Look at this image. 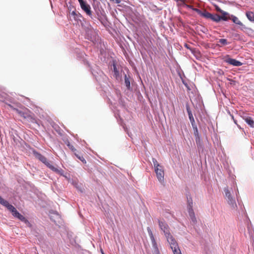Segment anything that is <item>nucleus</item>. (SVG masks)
<instances>
[{"label": "nucleus", "instance_id": "7ed1b4c3", "mask_svg": "<svg viewBox=\"0 0 254 254\" xmlns=\"http://www.w3.org/2000/svg\"><path fill=\"white\" fill-rule=\"evenodd\" d=\"M147 230L148 235L150 237L152 247H153V249H154V251L156 254H158L159 253V249L158 248L157 242H156L155 239L154 237L153 233L149 227L147 228Z\"/></svg>", "mask_w": 254, "mask_h": 254}, {"label": "nucleus", "instance_id": "5701e85b", "mask_svg": "<svg viewBox=\"0 0 254 254\" xmlns=\"http://www.w3.org/2000/svg\"><path fill=\"white\" fill-rule=\"evenodd\" d=\"M187 111H188L190 120L191 124L193 125V123H194V119L193 118V115L190 110H189V109H187Z\"/></svg>", "mask_w": 254, "mask_h": 254}, {"label": "nucleus", "instance_id": "4468645a", "mask_svg": "<svg viewBox=\"0 0 254 254\" xmlns=\"http://www.w3.org/2000/svg\"><path fill=\"white\" fill-rule=\"evenodd\" d=\"M230 19H231L234 23L237 25L243 26L242 22H241L240 20H239V19L234 15H231Z\"/></svg>", "mask_w": 254, "mask_h": 254}, {"label": "nucleus", "instance_id": "2eb2a0df", "mask_svg": "<svg viewBox=\"0 0 254 254\" xmlns=\"http://www.w3.org/2000/svg\"><path fill=\"white\" fill-rule=\"evenodd\" d=\"M228 203L233 208H235L237 207L236 202L235 200L233 198H231L227 199Z\"/></svg>", "mask_w": 254, "mask_h": 254}, {"label": "nucleus", "instance_id": "f8f14e48", "mask_svg": "<svg viewBox=\"0 0 254 254\" xmlns=\"http://www.w3.org/2000/svg\"><path fill=\"white\" fill-rule=\"evenodd\" d=\"M188 211L191 220L192 221L193 224H196L197 222V220L193 210L190 209L188 210Z\"/></svg>", "mask_w": 254, "mask_h": 254}, {"label": "nucleus", "instance_id": "2f4dec72", "mask_svg": "<svg viewBox=\"0 0 254 254\" xmlns=\"http://www.w3.org/2000/svg\"><path fill=\"white\" fill-rule=\"evenodd\" d=\"M174 0L178 2V3L179 2H182L183 4H185V1H186V0Z\"/></svg>", "mask_w": 254, "mask_h": 254}, {"label": "nucleus", "instance_id": "f257e3e1", "mask_svg": "<svg viewBox=\"0 0 254 254\" xmlns=\"http://www.w3.org/2000/svg\"><path fill=\"white\" fill-rule=\"evenodd\" d=\"M33 154L37 159H38L39 160H40L42 163H43L51 170L56 172L57 174H58L59 175L64 176V171L61 169H59L56 168L55 167H54L53 165L51 164L48 161L47 158L44 156L42 155L41 154L37 152L35 150L33 151Z\"/></svg>", "mask_w": 254, "mask_h": 254}, {"label": "nucleus", "instance_id": "ddd939ff", "mask_svg": "<svg viewBox=\"0 0 254 254\" xmlns=\"http://www.w3.org/2000/svg\"><path fill=\"white\" fill-rule=\"evenodd\" d=\"M245 121L251 127H254V121L250 117H246L244 118Z\"/></svg>", "mask_w": 254, "mask_h": 254}, {"label": "nucleus", "instance_id": "bb28decb", "mask_svg": "<svg viewBox=\"0 0 254 254\" xmlns=\"http://www.w3.org/2000/svg\"><path fill=\"white\" fill-rule=\"evenodd\" d=\"M152 161H153V164H154V166L155 169L157 168H159V167H161V166H160L159 164V163H158V162L156 160V159L153 158Z\"/></svg>", "mask_w": 254, "mask_h": 254}, {"label": "nucleus", "instance_id": "423d86ee", "mask_svg": "<svg viewBox=\"0 0 254 254\" xmlns=\"http://www.w3.org/2000/svg\"><path fill=\"white\" fill-rule=\"evenodd\" d=\"M155 173L158 180L161 183L164 182V172L162 166L155 169Z\"/></svg>", "mask_w": 254, "mask_h": 254}, {"label": "nucleus", "instance_id": "6e6552de", "mask_svg": "<svg viewBox=\"0 0 254 254\" xmlns=\"http://www.w3.org/2000/svg\"><path fill=\"white\" fill-rule=\"evenodd\" d=\"M12 214L13 216L17 218L21 221L24 222L25 223H26V224L29 223V221L25 218V217L24 216H23L22 215H21V214H20L17 211V210L16 209H15V210H14L12 212Z\"/></svg>", "mask_w": 254, "mask_h": 254}, {"label": "nucleus", "instance_id": "dca6fc26", "mask_svg": "<svg viewBox=\"0 0 254 254\" xmlns=\"http://www.w3.org/2000/svg\"><path fill=\"white\" fill-rule=\"evenodd\" d=\"M222 16H220V20H223L224 21H227L228 19H230V17L228 16V13L226 11H223L222 13H221Z\"/></svg>", "mask_w": 254, "mask_h": 254}, {"label": "nucleus", "instance_id": "b1692460", "mask_svg": "<svg viewBox=\"0 0 254 254\" xmlns=\"http://www.w3.org/2000/svg\"><path fill=\"white\" fill-rule=\"evenodd\" d=\"M174 254H182L181 251L178 247V245L177 247H175V248H171Z\"/></svg>", "mask_w": 254, "mask_h": 254}, {"label": "nucleus", "instance_id": "a211bd4d", "mask_svg": "<svg viewBox=\"0 0 254 254\" xmlns=\"http://www.w3.org/2000/svg\"><path fill=\"white\" fill-rule=\"evenodd\" d=\"M246 16L248 19L252 22H254V13L252 11H248L246 12Z\"/></svg>", "mask_w": 254, "mask_h": 254}, {"label": "nucleus", "instance_id": "9b49d317", "mask_svg": "<svg viewBox=\"0 0 254 254\" xmlns=\"http://www.w3.org/2000/svg\"><path fill=\"white\" fill-rule=\"evenodd\" d=\"M225 62L231 65H233L234 66H239L243 64L240 62V61H238L236 60V59H231V58H228L225 60Z\"/></svg>", "mask_w": 254, "mask_h": 254}, {"label": "nucleus", "instance_id": "f3484780", "mask_svg": "<svg viewBox=\"0 0 254 254\" xmlns=\"http://www.w3.org/2000/svg\"><path fill=\"white\" fill-rule=\"evenodd\" d=\"M188 210L193 209V201L191 197H187Z\"/></svg>", "mask_w": 254, "mask_h": 254}, {"label": "nucleus", "instance_id": "412c9836", "mask_svg": "<svg viewBox=\"0 0 254 254\" xmlns=\"http://www.w3.org/2000/svg\"><path fill=\"white\" fill-rule=\"evenodd\" d=\"M74 155L76 156V157L79 159L83 164H86V161L83 156L81 155L79 153H77V151L74 153Z\"/></svg>", "mask_w": 254, "mask_h": 254}, {"label": "nucleus", "instance_id": "4be33fe9", "mask_svg": "<svg viewBox=\"0 0 254 254\" xmlns=\"http://www.w3.org/2000/svg\"><path fill=\"white\" fill-rule=\"evenodd\" d=\"M224 190L225 192V196L227 198V199L232 197L231 194V192L227 188H224Z\"/></svg>", "mask_w": 254, "mask_h": 254}, {"label": "nucleus", "instance_id": "f704fd0d", "mask_svg": "<svg viewBox=\"0 0 254 254\" xmlns=\"http://www.w3.org/2000/svg\"><path fill=\"white\" fill-rule=\"evenodd\" d=\"M1 197L0 196V198H1Z\"/></svg>", "mask_w": 254, "mask_h": 254}, {"label": "nucleus", "instance_id": "20e7f679", "mask_svg": "<svg viewBox=\"0 0 254 254\" xmlns=\"http://www.w3.org/2000/svg\"><path fill=\"white\" fill-rule=\"evenodd\" d=\"M158 224L160 228L163 231L165 237L171 234L169 227L165 221L158 220Z\"/></svg>", "mask_w": 254, "mask_h": 254}, {"label": "nucleus", "instance_id": "cd10ccee", "mask_svg": "<svg viewBox=\"0 0 254 254\" xmlns=\"http://www.w3.org/2000/svg\"><path fill=\"white\" fill-rule=\"evenodd\" d=\"M194 135L196 137V142L197 141V139L198 141H199L200 138H199V134H198V130H197V128L196 127H195V128Z\"/></svg>", "mask_w": 254, "mask_h": 254}, {"label": "nucleus", "instance_id": "473e14b6", "mask_svg": "<svg viewBox=\"0 0 254 254\" xmlns=\"http://www.w3.org/2000/svg\"><path fill=\"white\" fill-rule=\"evenodd\" d=\"M114 70H115V72H116V71H117V70H116V66H114Z\"/></svg>", "mask_w": 254, "mask_h": 254}, {"label": "nucleus", "instance_id": "393cba45", "mask_svg": "<svg viewBox=\"0 0 254 254\" xmlns=\"http://www.w3.org/2000/svg\"><path fill=\"white\" fill-rule=\"evenodd\" d=\"M66 145L67 146L69 147V148L72 151L74 152V153L75 152H76L77 151H76V149L74 148V147L73 146V145L71 144L69 142H67V143H66Z\"/></svg>", "mask_w": 254, "mask_h": 254}, {"label": "nucleus", "instance_id": "7c9ffc66", "mask_svg": "<svg viewBox=\"0 0 254 254\" xmlns=\"http://www.w3.org/2000/svg\"><path fill=\"white\" fill-rule=\"evenodd\" d=\"M216 10L220 12L221 13H222L224 11L222 10L220 7H219L218 6H216Z\"/></svg>", "mask_w": 254, "mask_h": 254}, {"label": "nucleus", "instance_id": "0eeeda50", "mask_svg": "<svg viewBox=\"0 0 254 254\" xmlns=\"http://www.w3.org/2000/svg\"><path fill=\"white\" fill-rule=\"evenodd\" d=\"M204 17L207 19H210L213 21L218 22L220 21V15L218 14H212L211 13L206 11V14L204 15Z\"/></svg>", "mask_w": 254, "mask_h": 254}, {"label": "nucleus", "instance_id": "f03ea898", "mask_svg": "<svg viewBox=\"0 0 254 254\" xmlns=\"http://www.w3.org/2000/svg\"><path fill=\"white\" fill-rule=\"evenodd\" d=\"M80 7L86 14L91 18L92 17V11L90 5L84 0H78Z\"/></svg>", "mask_w": 254, "mask_h": 254}, {"label": "nucleus", "instance_id": "a878e982", "mask_svg": "<svg viewBox=\"0 0 254 254\" xmlns=\"http://www.w3.org/2000/svg\"><path fill=\"white\" fill-rule=\"evenodd\" d=\"M125 82L126 86L128 88H129V87H130V81L129 80V79L127 78V76L126 75H125Z\"/></svg>", "mask_w": 254, "mask_h": 254}, {"label": "nucleus", "instance_id": "39448f33", "mask_svg": "<svg viewBox=\"0 0 254 254\" xmlns=\"http://www.w3.org/2000/svg\"><path fill=\"white\" fill-rule=\"evenodd\" d=\"M10 108H11L13 110L15 111L20 116L23 118L24 119H28L31 118V116L30 115V111L25 108V111H20L17 109L13 108L12 106L10 105H9Z\"/></svg>", "mask_w": 254, "mask_h": 254}, {"label": "nucleus", "instance_id": "c756f323", "mask_svg": "<svg viewBox=\"0 0 254 254\" xmlns=\"http://www.w3.org/2000/svg\"><path fill=\"white\" fill-rule=\"evenodd\" d=\"M178 4H179L180 5L185 6L187 7L190 8L191 9H192V8H193V6H191L190 5H188V4H186V1H185V4H183L182 2H179L178 3Z\"/></svg>", "mask_w": 254, "mask_h": 254}, {"label": "nucleus", "instance_id": "aec40b11", "mask_svg": "<svg viewBox=\"0 0 254 254\" xmlns=\"http://www.w3.org/2000/svg\"><path fill=\"white\" fill-rule=\"evenodd\" d=\"M192 10L193 11H195L199 15H200L201 16H202L203 17H204V15L206 14V11H207L205 10H204L203 11H201L200 9H199L198 8H194V7H193Z\"/></svg>", "mask_w": 254, "mask_h": 254}, {"label": "nucleus", "instance_id": "72a5a7b5", "mask_svg": "<svg viewBox=\"0 0 254 254\" xmlns=\"http://www.w3.org/2000/svg\"><path fill=\"white\" fill-rule=\"evenodd\" d=\"M102 254H104L102 251Z\"/></svg>", "mask_w": 254, "mask_h": 254}, {"label": "nucleus", "instance_id": "6ab92c4d", "mask_svg": "<svg viewBox=\"0 0 254 254\" xmlns=\"http://www.w3.org/2000/svg\"><path fill=\"white\" fill-rule=\"evenodd\" d=\"M71 15L73 16V19L76 21H78L79 19V18L81 17V14L79 13H76L75 11H72Z\"/></svg>", "mask_w": 254, "mask_h": 254}, {"label": "nucleus", "instance_id": "9d476101", "mask_svg": "<svg viewBox=\"0 0 254 254\" xmlns=\"http://www.w3.org/2000/svg\"><path fill=\"white\" fill-rule=\"evenodd\" d=\"M0 203L5 206L11 212L15 210V208L13 205L10 204L7 200H4L2 197L0 198Z\"/></svg>", "mask_w": 254, "mask_h": 254}, {"label": "nucleus", "instance_id": "c85d7f7f", "mask_svg": "<svg viewBox=\"0 0 254 254\" xmlns=\"http://www.w3.org/2000/svg\"><path fill=\"white\" fill-rule=\"evenodd\" d=\"M219 42L221 43L222 45H226L228 44V43L227 42V40L225 39H219Z\"/></svg>", "mask_w": 254, "mask_h": 254}, {"label": "nucleus", "instance_id": "1a4fd4ad", "mask_svg": "<svg viewBox=\"0 0 254 254\" xmlns=\"http://www.w3.org/2000/svg\"><path fill=\"white\" fill-rule=\"evenodd\" d=\"M166 238L167 239L168 242L170 244L171 248H175V247H177L178 244L175 238L171 235V234H170L169 236H166Z\"/></svg>", "mask_w": 254, "mask_h": 254}]
</instances>
